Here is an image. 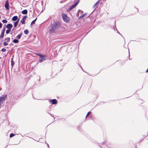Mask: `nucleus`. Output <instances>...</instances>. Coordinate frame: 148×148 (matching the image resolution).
Listing matches in <instances>:
<instances>
[{
  "mask_svg": "<svg viewBox=\"0 0 148 148\" xmlns=\"http://www.w3.org/2000/svg\"><path fill=\"white\" fill-rule=\"evenodd\" d=\"M10 29H8L6 31V33L7 34H8L10 33Z\"/></svg>",
  "mask_w": 148,
  "mask_h": 148,
  "instance_id": "nucleus-22",
  "label": "nucleus"
},
{
  "mask_svg": "<svg viewBox=\"0 0 148 148\" xmlns=\"http://www.w3.org/2000/svg\"><path fill=\"white\" fill-rule=\"evenodd\" d=\"M19 19H18V20H17L16 22H15L14 23V26L15 27H16L18 23Z\"/></svg>",
  "mask_w": 148,
  "mask_h": 148,
  "instance_id": "nucleus-12",
  "label": "nucleus"
},
{
  "mask_svg": "<svg viewBox=\"0 0 148 148\" xmlns=\"http://www.w3.org/2000/svg\"><path fill=\"white\" fill-rule=\"evenodd\" d=\"M21 23L23 24L25 23V20L23 19H22L20 21Z\"/></svg>",
  "mask_w": 148,
  "mask_h": 148,
  "instance_id": "nucleus-16",
  "label": "nucleus"
},
{
  "mask_svg": "<svg viewBox=\"0 0 148 148\" xmlns=\"http://www.w3.org/2000/svg\"><path fill=\"white\" fill-rule=\"evenodd\" d=\"M13 42L14 43H18L19 41L17 39H14L13 40Z\"/></svg>",
  "mask_w": 148,
  "mask_h": 148,
  "instance_id": "nucleus-15",
  "label": "nucleus"
},
{
  "mask_svg": "<svg viewBox=\"0 0 148 148\" xmlns=\"http://www.w3.org/2000/svg\"><path fill=\"white\" fill-rule=\"evenodd\" d=\"M62 16L63 20L65 22H68V18L67 15L64 14H62Z\"/></svg>",
  "mask_w": 148,
  "mask_h": 148,
  "instance_id": "nucleus-3",
  "label": "nucleus"
},
{
  "mask_svg": "<svg viewBox=\"0 0 148 148\" xmlns=\"http://www.w3.org/2000/svg\"><path fill=\"white\" fill-rule=\"evenodd\" d=\"M49 101H51L53 104H56L57 103V101L56 99H50Z\"/></svg>",
  "mask_w": 148,
  "mask_h": 148,
  "instance_id": "nucleus-6",
  "label": "nucleus"
},
{
  "mask_svg": "<svg viewBox=\"0 0 148 148\" xmlns=\"http://www.w3.org/2000/svg\"><path fill=\"white\" fill-rule=\"evenodd\" d=\"M17 18L18 17L17 16H14L12 17V20L13 21H16L17 20Z\"/></svg>",
  "mask_w": 148,
  "mask_h": 148,
  "instance_id": "nucleus-11",
  "label": "nucleus"
},
{
  "mask_svg": "<svg viewBox=\"0 0 148 148\" xmlns=\"http://www.w3.org/2000/svg\"><path fill=\"white\" fill-rule=\"evenodd\" d=\"M2 27V24L1 23H0V28H1Z\"/></svg>",
  "mask_w": 148,
  "mask_h": 148,
  "instance_id": "nucleus-30",
  "label": "nucleus"
},
{
  "mask_svg": "<svg viewBox=\"0 0 148 148\" xmlns=\"http://www.w3.org/2000/svg\"><path fill=\"white\" fill-rule=\"evenodd\" d=\"M13 58H12L11 59V66L12 68L13 67V66H14V62L13 60Z\"/></svg>",
  "mask_w": 148,
  "mask_h": 148,
  "instance_id": "nucleus-14",
  "label": "nucleus"
},
{
  "mask_svg": "<svg viewBox=\"0 0 148 148\" xmlns=\"http://www.w3.org/2000/svg\"><path fill=\"white\" fill-rule=\"evenodd\" d=\"M24 33L25 34H27L29 33V31L27 29H26L24 31Z\"/></svg>",
  "mask_w": 148,
  "mask_h": 148,
  "instance_id": "nucleus-21",
  "label": "nucleus"
},
{
  "mask_svg": "<svg viewBox=\"0 0 148 148\" xmlns=\"http://www.w3.org/2000/svg\"><path fill=\"white\" fill-rule=\"evenodd\" d=\"M5 40H6L7 42H9L10 41V38L9 37H8L6 38Z\"/></svg>",
  "mask_w": 148,
  "mask_h": 148,
  "instance_id": "nucleus-17",
  "label": "nucleus"
},
{
  "mask_svg": "<svg viewBox=\"0 0 148 148\" xmlns=\"http://www.w3.org/2000/svg\"><path fill=\"white\" fill-rule=\"evenodd\" d=\"M115 29H116V30H117V29H116V27H115H115H114V28H113V29H114V30H115Z\"/></svg>",
  "mask_w": 148,
  "mask_h": 148,
  "instance_id": "nucleus-32",
  "label": "nucleus"
},
{
  "mask_svg": "<svg viewBox=\"0 0 148 148\" xmlns=\"http://www.w3.org/2000/svg\"><path fill=\"white\" fill-rule=\"evenodd\" d=\"M47 144V146L49 147V146L48 144Z\"/></svg>",
  "mask_w": 148,
  "mask_h": 148,
  "instance_id": "nucleus-34",
  "label": "nucleus"
},
{
  "mask_svg": "<svg viewBox=\"0 0 148 148\" xmlns=\"http://www.w3.org/2000/svg\"><path fill=\"white\" fill-rule=\"evenodd\" d=\"M7 95H3L0 97V105H1L5 101Z\"/></svg>",
  "mask_w": 148,
  "mask_h": 148,
  "instance_id": "nucleus-2",
  "label": "nucleus"
},
{
  "mask_svg": "<svg viewBox=\"0 0 148 148\" xmlns=\"http://www.w3.org/2000/svg\"><path fill=\"white\" fill-rule=\"evenodd\" d=\"M98 2H97L93 6V8H94L95 9L97 6L98 5H97V4H98Z\"/></svg>",
  "mask_w": 148,
  "mask_h": 148,
  "instance_id": "nucleus-19",
  "label": "nucleus"
},
{
  "mask_svg": "<svg viewBox=\"0 0 148 148\" xmlns=\"http://www.w3.org/2000/svg\"><path fill=\"white\" fill-rule=\"evenodd\" d=\"M85 15V14H83V15H82L80 16L79 18H82Z\"/></svg>",
  "mask_w": 148,
  "mask_h": 148,
  "instance_id": "nucleus-29",
  "label": "nucleus"
},
{
  "mask_svg": "<svg viewBox=\"0 0 148 148\" xmlns=\"http://www.w3.org/2000/svg\"><path fill=\"white\" fill-rule=\"evenodd\" d=\"M90 114V112H88V113H87V115H86V117L87 118Z\"/></svg>",
  "mask_w": 148,
  "mask_h": 148,
  "instance_id": "nucleus-26",
  "label": "nucleus"
},
{
  "mask_svg": "<svg viewBox=\"0 0 148 148\" xmlns=\"http://www.w3.org/2000/svg\"><path fill=\"white\" fill-rule=\"evenodd\" d=\"M27 17V15H25L23 16V19L25 20V19H26Z\"/></svg>",
  "mask_w": 148,
  "mask_h": 148,
  "instance_id": "nucleus-28",
  "label": "nucleus"
},
{
  "mask_svg": "<svg viewBox=\"0 0 148 148\" xmlns=\"http://www.w3.org/2000/svg\"><path fill=\"white\" fill-rule=\"evenodd\" d=\"M60 25V23L59 21H57L54 22L51 26V28L49 30L50 33H52L56 30H58Z\"/></svg>",
  "mask_w": 148,
  "mask_h": 148,
  "instance_id": "nucleus-1",
  "label": "nucleus"
},
{
  "mask_svg": "<svg viewBox=\"0 0 148 148\" xmlns=\"http://www.w3.org/2000/svg\"><path fill=\"white\" fill-rule=\"evenodd\" d=\"M5 7L7 10H9V4L8 0H7L5 2Z\"/></svg>",
  "mask_w": 148,
  "mask_h": 148,
  "instance_id": "nucleus-5",
  "label": "nucleus"
},
{
  "mask_svg": "<svg viewBox=\"0 0 148 148\" xmlns=\"http://www.w3.org/2000/svg\"><path fill=\"white\" fill-rule=\"evenodd\" d=\"M4 31V30H2V31L1 34L0 36V38H3L4 36L5 32Z\"/></svg>",
  "mask_w": 148,
  "mask_h": 148,
  "instance_id": "nucleus-8",
  "label": "nucleus"
},
{
  "mask_svg": "<svg viewBox=\"0 0 148 148\" xmlns=\"http://www.w3.org/2000/svg\"><path fill=\"white\" fill-rule=\"evenodd\" d=\"M37 19V18H36L34 20H33L31 23V25H32L34 24L35 23V22Z\"/></svg>",
  "mask_w": 148,
  "mask_h": 148,
  "instance_id": "nucleus-20",
  "label": "nucleus"
},
{
  "mask_svg": "<svg viewBox=\"0 0 148 148\" xmlns=\"http://www.w3.org/2000/svg\"><path fill=\"white\" fill-rule=\"evenodd\" d=\"M79 2V0H78L77 1V2L76 3H75L72 5L71 6L69 7V9L70 10H72L73 9L75 8Z\"/></svg>",
  "mask_w": 148,
  "mask_h": 148,
  "instance_id": "nucleus-4",
  "label": "nucleus"
},
{
  "mask_svg": "<svg viewBox=\"0 0 148 148\" xmlns=\"http://www.w3.org/2000/svg\"><path fill=\"white\" fill-rule=\"evenodd\" d=\"M1 18V16H0V19Z\"/></svg>",
  "mask_w": 148,
  "mask_h": 148,
  "instance_id": "nucleus-36",
  "label": "nucleus"
},
{
  "mask_svg": "<svg viewBox=\"0 0 148 148\" xmlns=\"http://www.w3.org/2000/svg\"><path fill=\"white\" fill-rule=\"evenodd\" d=\"M22 13L23 14H27V10H24L22 11Z\"/></svg>",
  "mask_w": 148,
  "mask_h": 148,
  "instance_id": "nucleus-10",
  "label": "nucleus"
},
{
  "mask_svg": "<svg viewBox=\"0 0 148 148\" xmlns=\"http://www.w3.org/2000/svg\"><path fill=\"white\" fill-rule=\"evenodd\" d=\"M44 57H43L42 58H41V59L39 60L40 62L41 63L46 60V58H44Z\"/></svg>",
  "mask_w": 148,
  "mask_h": 148,
  "instance_id": "nucleus-9",
  "label": "nucleus"
},
{
  "mask_svg": "<svg viewBox=\"0 0 148 148\" xmlns=\"http://www.w3.org/2000/svg\"><path fill=\"white\" fill-rule=\"evenodd\" d=\"M117 33H118L120 35H121V36H122V35L119 33V32H118V31H117Z\"/></svg>",
  "mask_w": 148,
  "mask_h": 148,
  "instance_id": "nucleus-31",
  "label": "nucleus"
},
{
  "mask_svg": "<svg viewBox=\"0 0 148 148\" xmlns=\"http://www.w3.org/2000/svg\"><path fill=\"white\" fill-rule=\"evenodd\" d=\"M13 27V25L11 24H8L6 26V27L8 29H10Z\"/></svg>",
  "mask_w": 148,
  "mask_h": 148,
  "instance_id": "nucleus-7",
  "label": "nucleus"
},
{
  "mask_svg": "<svg viewBox=\"0 0 148 148\" xmlns=\"http://www.w3.org/2000/svg\"><path fill=\"white\" fill-rule=\"evenodd\" d=\"M8 44V43L6 42H5L3 43V45L4 46H6Z\"/></svg>",
  "mask_w": 148,
  "mask_h": 148,
  "instance_id": "nucleus-23",
  "label": "nucleus"
},
{
  "mask_svg": "<svg viewBox=\"0 0 148 148\" xmlns=\"http://www.w3.org/2000/svg\"><path fill=\"white\" fill-rule=\"evenodd\" d=\"M37 55L40 56V58H42L43 57H45V55H42L40 53H38L37 54Z\"/></svg>",
  "mask_w": 148,
  "mask_h": 148,
  "instance_id": "nucleus-18",
  "label": "nucleus"
},
{
  "mask_svg": "<svg viewBox=\"0 0 148 148\" xmlns=\"http://www.w3.org/2000/svg\"><path fill=\"white\" fill-rule=\"evenodd\" d=\"M22 35V34L21 33L20 34L17 36L16 37V38L18 39H20L21 38V36Z\"/></svg>",
  "mask_w": 148,
  "mask_h": 148,
  "instance_id": "nucleus-13",
  "label": "nucleus"
},
{
  "mask_svg": "<svg viewBox=\"0 0 148 148\" xmlns=\"http://www.w3.org/2000/svg\"><path fill=\"white\" fill-rule=\"evenodd\" d=\"M6 50V49L5 48H2L1 49V51L2 52H5Z\"/></svg>",
  "mask_w": 148,
  "mask_h": 148,
  "instance_id": "nucleus-25",
  "label": "nucleus"
},
{
  "mask_svg": "<svg viewBox=\"0 0 148 148\" xmlns=\"http://www.w3.org/2000/svg\"><path fill=\"white\" fill-rule=\"evenodd\" d=\"M2 22L3 23H5L7 22V21L6 20H2Z\"/></svg>",
  "mask_w": 148,
  "mask_h": 148,
  "instance_id": "nucleus-27",
  "label": "nucleus"
},
{
  "mask_svg": "<svg viewBox=\"0 0 148 148\" xmlns=\"http://www.w3.org/2000/svg\"><path fill=\"white\" fill-rule=\"evenodd\" d=\"M15 135V134L13 133H11L10 134V137L11 138L14 136Z\"/></svg>",
  "mask_w": 148,
  "mask_h": 148,
  "instance_id": "nucleus-24",
  "label": "nucleus"
},
{
  "mask_svg": "<svg viewBox=\"0 0 148 148\" xmlns=\"http://www.w3.org/2000/svg\"><path fill=\"white\" fill-rule=\"evenodd\" d=\"M80 67H81L82 68V66H81Z\"/></svg>",
  "mask_w": 148,
  "mask_h": 148,
  "instance_id": "nucleus-35",
  "label": "nucleus"
},
{
  "mask_svg": "<svg viewBox=\"0 0 148 148\" xmlns=\"http://www.w3.org/2000/svg\"><path fill=\"white\" fill-rule=\"evenodd\" d=\"M3 30H4V31L5 32V27H4V28L3 29Z\"/></svg>",
  "mask_w": 148,
  "mask_h": 148,
  "instance_id": "nucleus-33",
  "label": "nucleus"
}]
</instances>
